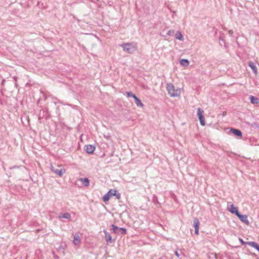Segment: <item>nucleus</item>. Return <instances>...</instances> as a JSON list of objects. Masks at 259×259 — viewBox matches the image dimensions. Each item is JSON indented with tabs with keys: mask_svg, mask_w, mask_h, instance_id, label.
Instances as JSON below:
<instances>
[{
	"mask_svg": "<svg viewBox=\"0 0 259 259\" xmlns=\"http://www.w3.org/2000/svg\"><path fill=\"white\" fill-rule=\"evenodd\" d=\"M166 90L168 95L171 97H178L181 94L180 89H176L174 84L172 83H167L166 84Z\"/></svg>",
	"mask_w": 259,
	"mask_h": 259,
	"instance_id": "nucleus-1",
	"label": "nucleus"
},
{
	"mask_svg": "<svg viewBox=\"0 0 259 259\" xmlns=\"http://www.w3.org/2000/svg\"><path fill=\"white\" fill-rule=\"evenodd\" d=\"M123 51L129 54H132L137 50V44L135 42L123 43L121 45Z\"/></svg>",
	"mask_w": 259,
	"mask_h": 259,
	"instance_id": "nucleus-2",
	"label": "nucleus"
},
{
	"mask_svg": "<svg viewBox=\"0 0 259 259\" xmlns=\"http://www.w3.org/2000/svg\"><path fill=\"white\" fill-rule=\"evenodd\" d=\"M111 230L115 234L124 235L126 233V229L124 228H119L114 224L111 225Z\"/></svg>",
	"mask_w": 259,
	"mask_h": 259,
	"instance_id": "nucleus-3",
	"label": "nucleus"
},
{
	"mask_svg": "<svg viewBox=\"0 0 259 259\" xmlns=\"http://www.w3.org/2000/svg\"><path fill=\"white\" fill-rule=\"evenodd\" d=\"M204 111L200 108L197 109V116L199 120L200 123L202 126L205 125V121L204 120V117L203 116Z\"/></svg>",
	"mask_w": 259,
	"mask_h": 259,
	"instance_id": "nucleus-4",
	"label": "nucleus"
},
{
	"mask_svg": "<svg viewBox=\"0 0 259 259\" xmlns=\"http://www.w3.org/2000/svg\"><path fill=\"white\" fill-rule=\"evenodd\" d=\"M227 209L232 214H234L236 215L239 213L238 208L231 202H228Z\"/></svg>",
	"mask_w": 259,
	"mask_h": 259,
	"instance_id": "nucleus-5",
	"label": "nucleus"
},
{
	"mask_svg": "<svg viewBox=\"0 0 259 259\" xmlns=\"http://www.w3.org/2000/svg\"><path fill=\"white\" fill-rule=\"evenodd\" d=\"M51 169L53 172L58 175L59 177H62L63 174L65 172V169L64 168H58L53 165H51Z\"/></svg>",
	"mask_w": 259,
	"mask_h": 259,
	"instance_id": "nucleus-6",
	"label": "nucleus"
},
{
	"mask_svg": "<svg viewBox=\"0 0 259 259\" xmlns=\"http://www.w3.org/2000/svg\"><path fill=\"white\" fill-rule=\"evenodd\" d=\"M228 134H233L234 136L240 138L242 137V132L240 130L237 128H231L230 131L228 132Z\"/></svg>",
	"mask_w": 259,
	"mask_h": 259,
	"instance_id": "nucleus-7",
	"label": "nucleus"
},
{
	"mask_svg": "<svg viewBox=\"0 0 259 259\" xmlns=\"http://www.w3.org/2000/svg\"><path fill=\"white\" fill-rule=\"evenodd\" d=\"M237 217L240 219V220L245 224L247 225H249V222L247 219L248 216L246 214H242L240 212L236 215Z\"/></svg>",
	"mask_w": 259,
	"mask_h": 259,
	"instance_id": "nucleus-8",
	"label": "nucleus"
},
{
	"mask_svg": "<svg viewBox=\"0 0 259 259\" xmlns=\"http://www.w3.org/2000/svg\"><path fill=\"white\" fill-rule=\"evenodd\" d=\"M200 223L199 220L197 218H194L193 226L195 228V234L196 235L199 234V227Z\"/></svg>",
	"mask_w": 259,
	"mask_h": 259,
	"instance_id": "nucleus-9",
	"label": "nucleus"
},
{
	"mask_svg": "<svg viewBox=\"0 0 259 259\" xmlns=\"http://www.w3.org/2000/svg\"><path fill=\"white\" fill-rule=\"evenodd\" d=\"M95 150V147L93 145H88L85 146V150L88 154H92Z\"/></svg>",
	"mask_w": 259,
	"mask_h": 259,
	"instance_id": "nucleus-10",
	"label": "nucleus"
},
{
	"mask_svg": "<svg viewBox=\"0 0 259 259\" xmlns=\"http://www.w3.org/2000/svg\"><path fill=\"white\" fill-rule=\"evenodd\" d=\"M103 232L105 234V239L107 243H113L114 241L112 239L111 235L105 230H104Z\"/></svg>",
	"mask_w": 259,
	"mask_h": 259,
	"instance_id": "nucleus-11",
	"label": "nucleus"
},
{
	"mask_svg": "<svg viewBox=\"0 0 259 259\" xmlns=\"http://www.w3.org/2000/svg\"><path fill=\"white\" fill-rule=\"evenodd\" d=\"M248 66L252 69L253 72L255 75H256L257 74V69L255 64L253 62L250 61L248 63Z\"/></svg>",
	"mask_w": 259,
	"mask_h": 259,
	"instance_id": "nucleus-12",
	"label": "nucleus"
},
{
	"mask_svg": "<svg viewBox=\"0 0 259 259\" xmlns=\"http://www.w3.org/2000/svg\"><path fill=\"white\" fill-rule=\"evenodd\" d=\"M111 192V196H115L116 198L117 199H120V194L118 193V191L115 189H110Z\"/></svg>",
	"mask_w": 259,
	"mask_h": 259,
	"instance_id": "nucleus-13",
	"label": "nucleus"
},
{
	"mask_svg": "<svg viewBox=\"0 0 259 259\" xmlns=\"http://www.w3.org/2000/svg\"><path fill=\"white\" fill-rule=\"evenodd\" d=\"M250 103L253 104H257L259 103V98L253 96L249 97Z\"/></svg>",
	"mask_w": 259,
	"mask_h": 259,
	"instance_id": "nucleus-14",
	"label": "nucleus"
},
{
	"mask_svg": "<svg viewBox=\"0 0 259 259\" xmlns=\"http://www.w3.org/2000/svg\"><path fill=\"white\" fill-rule=\"evenodd\" d=\"M111 190H110L105 195L103 196L102 199L104 202L108 201L111 196Z\"/></svg>",
	"mask_w": 259,
	"mask_h": 259,
	"instance_id": "nucleus-15",
	"label": "nucleus"
},
{
	"mask_svg": "<svg viewBox=\"0 0 259 259\" xmlns=\"http://www.w3.org/2000/svg\"><path fill=\"white\" fill-rule=\"evenodd\" d=\"M73 242L75 245H77L80 242V237L79 234H75L74 236Z\"/></svg>",
	"mask_w": 259,
	"mask_h": 259,
	"instance_id": "nucleus-16",
	"label": "nucleus"
},
{
	"mask_svg": "<svg viewBox=\"0 0 259 259\" xmlns=\"http://www.w3.org/2000/svg\"><path fill=\"white\" fill-rule=\"evenodd\" d=\"M79 181L82 183V184L84 186H89L90 185V181L88 178H80L79 179Z\"/></svg>",
	"mask_w": 259,
	"mask_h": 259,
	"instance_id": "nucleus-17",
	"label": "nucleus"
},
{
	"mask_svg": "<svg viewBox=\"0 0 259 259\" xmlns=\"http://www.w3.org/2000/svg\"><path fill=\"white\" fill-rule=\"evenodd\" d=\"M180 63L182 66L187 67L189 65V61L188 59H181L180 60Z\"/></svg>",
	"mask_w": 259,
	"mask_h": 259,
	"instance_id": "nucleus-18",
	"label": "nucleus"
},
{
	"mask_svg": "<svg viewBox=\"0 0 259 259\" xmlns=\"http://www.w3.org/2000/svg\"><path fill=\"white\" fill-rule=\"evenodd\" d=\"M175 37L177 39L183 40L184 37L182 33L180 31H177L175 34Z\"/></svg>",
	"mask_w": 259,
	"mask_h": 259,
	"instance_id": "nucleus-19",
	"label": "nucleus"
},
{
	"mask_svg": "<svg viewBox=\"0 0 259 259\" xmlns=\"http://www.w3.org/2000/svg\"><path fill=\"white\" fill-rule=\"evenodd\" d=\"M135 103L136 105L139 107H143L144 106V104L142 103L141 100L138 98L137 97H136L134 98Z\"/></svg>",
	"mask_w": 259,
	"mask_h": 259,
	"instance_id": "nucleus-20",
	"label": "nucleus"
},
{
	"mask_svg": "<svg viewBox=\"0 0 259 259\" xmlns=\"http://www.w3.org/2000/svg\"><path fill=\"white\" fill-rule=\"evenodd\" d=\"M59 218H64L66 219H70L71 218V214L68 212H65L59 216Z\"/></svg>",
	"mask_w": 259,
	"mask_h": 259,
	"instance_id": "nucleus-21",
	"label": "nucleus"
},
{
	"mask_svg": "<svg viewBox=\"0 0 259 259\" xmlns=\"http://www.w3.org/2000/svg\"><path fill=\"white\" fill-rule=\"evenodd\" d=\"M247 244L251 246V247L254 248L255 249H256V247L259 245L256 242H254V241L248 242Z\"/></svg>",
	"mask_w": 259,
	"mask_h": 259,
	"instance_id": "nucleus-22",
	"label": "nucleus"
},
{
	"mask_svg": "<svg viewBox=\"0 0 259 259\" xmlns=\"http://www.w3.org/2000/svg\"><path fill=\"white\" fill-rule=\"evenodd\" d=\"M125 94L126 95V96L128 97V98H130V97H132L134 99L137 97L133 93H132V92H125Z\"/></svg>",
	"mask_w": 259,
	"mask_h": 259,
	"instance_id": "nucleus-23",
	"label": "nucleus"
},
{
	"mask_svg": "<svg viewBox=\"0 0 259 259\" xmlns=\"http://www.w3.org/2000/svg\"><path fill=\"white\" fill-rule=\"evenodd\" d=\"M183 254L182 251L181 250H176L175 251V254L178 257H179L180 259H182V257H180L181 254Z\"/></svg>",
	"mask_w": 259,
	"mask_h": 259,
	"instance_id": "nucleus-24",
	"label": "nucleus"
},
{
	"mask_svg": "<svg viewBox=\"0 0 259 259\" xmlns=\"http://www.w3.org/2000/svg\"><path fill=\"white\" fill-rule=\"evenodd\" d=\"M152 201H153L155 204H160V203L158 202V198H157V196H156L155 195H154L153 196V197H152Z\"/></svg>",
	"mask_w": 259,
	"mask_h": 259,
	"instance_id": "nucleus-25",
	"label": "nucleus"
},
{
	"mask_svg": "<svg viewBox=\"0 0 259 259\" xmlns=\"http://www.w3.org/2000/svg\"><path fill=\"white\" fill-rule=\"evenodd\" d=\"M57 250L59 252H62V253L64 254V247L63 245H60L58 248Z\"/></svg>",
	"mask_w": 259,
	"mask_h": 259,
	"instance_id": "nucleus-26",
	"label": "nucleus"
},
{
	"mask_svg": "<svg viewBox=\"0 0 259 259\" xmlns=\"http://www.w3.org/2000/svg\"><path fill=\"white\" fill-rule=\"evenodd\" d=\"M174 34H175V30L173 29L169 30L167 32V35H169V36H172L174 35Z\"/></svg>",
	"mask_w": 259,
	"mask_h": 259,
	"instance_id": "nucleus-27",
	"label": "nucleus"
},
{
	"mask_svg": "<svg viewBox=\"0 0 259 259\" xmlns=\"http://www.w3.org/2000/svg\"><path fill=\"white\" fill-rule=\"evenodd\" d=\"M239 240L242 245L247 244L248 242L244 241L242 238H239Z\"/></svg>",
	"mask_w": 259,
	"mask_h": 259,
	"instance_id": "nucleus-28",
	"label": "nucleus"
},
{
	"mask_svg": "<svg viewBox=\"0 0 259 259\" xmlns=\"http://www.w3.org/2000/svg\"><path fill=\"white\" fill-rule=\"evenodd\" d=\"M219 40H220V44L221 46L223 45V44H225L224 39L223 38H222L221 37H220Z\"/></svg>",
	"mask_w": 259,
	"mask_h": 259,
	"instance_id": "nucleus-29",
	"label": "nucleus"
},
{
	"mask_svg": "<svg viewBox=\"0 0 259 259\" xmlns=\"http://www.w3.org/2000/svg\"><path fill=\"white\" fill-rule=\"evenodd\" d=\"M53 257L55 258V259H59V256L55 254L54 252H53Z\"/></svg>",
	"mask_w": 259,
	"mask_h": 259,
	"instance_id": "nucleus-30",
	"label": "nucleus"
},
{
	"mask_svg": "<svg viewBox=\"0 0 259 259\" xmlns=\"http://www.w3.org/2000/svg\"><path fill=\"white\" fill-rule=\"evenodd\" d=\"M13 78H14V80H15V82H17V78H18L17 77L15 76L13 77Z\"/></svg>",
	"mask_w": 259,
	"mask_h": 259,
	"instance_id": "nucleus-31",
	"label": "nucleus"
},
{
	"mask_svg": "<svg viewBox=\"0 0 259 259\" xmlns=\"http://www.w3.org/2000/svg\"><path fill=\"white\" fill-rule=\"evenodd\" d=\"M233 31H232V30H230V31H229V34H230V35H231L233 34Z\"/></svg>",
	"mask_w": 259,
	"mask_h": 259,
	"instance_id": "nucleus-32",
	"label": "nucleus"
},
{
	"mask_svg": "<svg viewBox=\"0 0 259 259\" xmlns=\"http://www.w3.org/2000/svg\"><path fill=\"white\" fill-rule=\"evenodd\" d=\"M250 254L251 255L253 256H256V254H255V253H250Z\"/></svg>",
	"mask_w": 259,
	"mask_h": 259,
	"instance_id": "nucleus-33",
	"label": "nucleus"
},
{
	"mask_svg": "<svg viewBox=\"0 0 259 259\" xmlns=\"http://www.w3.org/2000/svg\"><path fill=\"white\" fill-rule=\"evenodd\" d=\"M15 87L17 88H18V84L17 83V82H16L15 83Z\"/></svg>",
	"mask_w": 259,
	"mask_h": 259,
	"instance_id": "nucleus-34",
	"label": "nucleus"
},
{
	"mask_svg": "<svg viewBox=\"0 0 259 259\" xmlns=\"http://www.w3.org/2000/svg\"><path fill=\"white\" fill-rule=\"evenodd\" d=\"M256 249L259 252V245H258V246L256 247Z\"/></svg>",
	"mask_w": 259,
	"mask_h": 259,
	"instance_id": "nucleus-35",
	"label": "nucleus"
},
{
	"mask_svg": "<svg viewBox=\"0 0 259 259\" xmlns=\"http://www.w3.org/2000/svg\"><path fill=\"white\" fill-rule=\"evenodd\" d=\"M254 124H255V126H256V124H257V123H254Z\"/></svg>",
	"mask_w": 259,
	"mask_h": 259,
	"instance_id": "nucleus-36",
	"label": "nucleus"
},
{
	"mask_svg": "<svg viewBox=\"0 0 259 259\" xmlns=\"http://www.w3.org/2000/svg\"><path fill=\"white\" fill-rule=\"evenodd\" d=\"M254 124H255V126H256V124H257V123H254Z\"/></svg>",
	"mask_w": 259,
	"mask_h": 259,
	"instance_id": "nucleus-37",
	"label": "nucleus"
}]
</instances>
